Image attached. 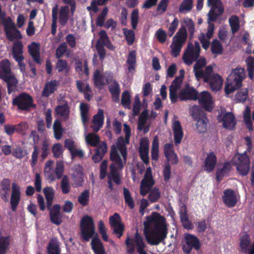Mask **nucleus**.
Segmentation results:
<instances>
[{"instance_id":"obj_61","label":"nucleus","mask_w":254,"mask_h":254,"mask_svg":"<svg viewBox=\"0 0 254 254\" xmlns=\"http://www.w3.org/2000/svg\"><path fill=\"white\" fill-rule=\"evenodd\" d=\"M131 24L133 29H136L139 18V11L138 9L133 10L131 13Z\"/></svg>"},{"instance_id":"obj_20","label":"nucleus","mask_w":254,"mask_h":254,"mask_svg":"<svg viewBox=\"0 0 254 254\" xmlns=\"http://www.w3.org/2000/svg\"><path fill=\"white\" fill-rule=\"evenodd\" d=\"M179 98L182 101L187 100H196L198 98V92L193 87L187 85L180 92Z\"/></svg>"},{"instance_id":"obj_44","label":"nucleus","mask_w":254,"mask_h":254,"mask_svg":"<svg viewBox=\"0 0 254 254\" xmlns=\"http://www.w3.org/2000/svg\"><path fill=\"white\" fill-rule=\"evenodd\" d=\"M79 109L82 122L85 124L89 121L88 113L89 111V106L87 103H81L80 104Z\"/></svg>"},{"instance_id":"obj_1","label":"nucleus","mask_w":254,"mask_h":254,"mask_svg":"<svg viewBox=\"0 0 254 254\" xmlns=\"http://www.w3.org/2000/svg\"><path fill=\"white\" fill-rule=\"evenodd\" d=\"M144 222V234L148 244L157 246L167 238L168 224L165 218L157 212L146 217Z\"/></svg>"},{"instance_id":"obj_41","label":"nucleus","mask_w":254,"mask_h":254,"mask_svg":"<svg viewBox=\"0 0 254 254\" xmlns=\"http://www.w3.org/2000/svg\"><path fill=\"white\" fill-rule=\"evenodd\" d=\"M43 192L46 199L47 208H49L53 204L55 195L54 189L52 187H46L43 189Z\"/></svg>"},{"instance_id":"obj_51","label":"nucleus","mask_w":254,"mask_h":254,"mask_svg":"<svg viewBox=\"0 0 254 254\" xmlns=\"http://www.w3.org/2000/svg\"><path fill=\"white\" fill-rule=\"evenodd\" d=\"M133 242L135 244L137 252L144 250L145 244L143 241L141 236L137 232L135 234Z\"/></svg>"},{"instance_id":"obj_28","label":"nucleus","mask_w":254,"mask_h":254,"mask_svg":"<svg viewBox=\"0 0 254 254\" xmlns=\"http://www.w3.org/2000/svg\"><path fill=\"white\" fill-rule=\"evenodd\" d=\"M107 151V145L104 142L101 143L95 150V153L92 156L94 163H97L101 161Z\"/></svg>"},{"instance_id":"obj_6","label":"nucleus","mask_w":254,"mask_h":254,"mask_svg":"<svg viewBox=\"0 0 254 254\" xmlns=\"http://www.w3.org/2000/svg\"><path fill=\"white\" fill-rule=\"evenodd\" d=\"M187 39V29L184 26H182L173 38L172 42L170 45L171 54L174 57L176 58L180 55L181 49L185 45Z\"/></svg>"},{"instance_id":"obj_14","label":"nucleus","mask_w":254,"mask_h":254,"mask_svg":"<svg viewBox=\"0 0 254 254\" xmlns=\"http://www.w3.org/2000/svg\"><path fill=\"white\" fill-rule=\"evenodd\" d=\"M21 197V187L17 183L13 182L11 185L10 204L11 210L15 212Z\"/></svg>"},{"instance_id":"obj_52","label":"nucleus","mask_w":254,"mask_h":254,"mask_svg":"<svg viewBox=\"0 0 254 254\" xmlns=\"http://www.w3.org/2000/svg\"><path fill=\"white\" fill-rule=\"evenodd\" d=\"M61 190L63 193L67 194L70 190V186L69 183V179L66 175H64L62 178L61 184Z\"/></svg>"},{"instance_id":"obj_55","label":"nucleus","mask_w":254,"mask_h":254,"mask_svg":"<svg viewBox=\"0 0 254 254\" xmlns=\"http://www.w3.org/2000/svg\"><path fill=\"white\" fill-rule=\"evenodd\" d=\"M89 200V191L85 190L78 197V202L83 206L88 204Z\"/></svg>"},{"instance_id":"obj_60","label":"nucleus","mask_w":254,"mask_h":254,"mask_svg":"<svg viewBox=\"0 0 254 254\" xmlns=\"http://www.w3.org/2000/svg\"><path fill=\"white\" fill-rule=\"evenodd\" d=\"M163 175L164 180L167 182L171 178V167L168 162H165L163 166Z\"/></svg>"},{"instance_id":"obj_33","label":"nucleus","mask_w":254,"mask_h":254,"mask_svg":"<svg viewBox=\"0 0 254 254\" xmlns=\"http://www.w3.org/2000/svg\"><path fill=\"white\" fill-rule=\"evenodd\" d=\"M117 149L118 148L115 145L112 146L110 158L112 161L114 162L118 165L119 169L122 170L124 168V164L120 156L118 154Z\"/></svg>"},{"instance_id":"obj_57","label":"nucleus","mask_w":254,"mask_h":254,"mask_svg":"<svg viewBox=\"0 0 254 254\" xmlns=\"http://www.w3.org/2000/svg\"><path fill=\"white\" fill-rule=\"evenodd\" d=\"M124 34L125 36L126 40L128 45H132L135 40V33L132 30H124Z\"/></svg>"},{"instance_id":"obj_37","label":"nucleus","mask_w":254,"mask_h":254,"mask_svg":"<svg viewBox=\"0 0 254 254\" xmlns=\"http://www.w3.org/2000/svg\"><path fill=\"white\" fill-rule=\"evenodd\" d=\"M117 148L120 151L121 155L123 157V159L126 163L127 159V149L126 145L127 144L126 142V138H124L123 136H120L117 139L116 142Z\"/></svg>"},{"instance_id":"obj_62","label":"nucleus","mask_w":254,"mask_h":254,"mask_svg":"<svg viewBox=\"0 0 254 254\" xmlns=\"http://www.w3.org/2000/svg\"><path fill=\"white\" fill-rule=\"evenodd\" d=\"M67 50V44L65 42L62 43L56 49V56L57 59L62 58Z\"/></svg>"},{"instance_id":"obj_39","label":"nucleus","mask_w":254,"mask_h":254,"mask_svg":"<svg viewBox=\"0 0 254 254\" xmlns=\"http://www.w3.org/2000/svg\"><path fill=\"white\" fill-rule=\"evenodd\" d=\"M127 69L131 72L134 71L136 66V52L134 50L131 51L128 55L127 60Z\"/></svg>"},{"instance_id":"obj_54","label":"nucleus","mask_w":254,"mask_h":254,"mask_svg":"<svg viewBox=\"0 0 254 254\" xmlns=\"http://www.w3.org/2000/svg\"><path fill=\"white\" fill-rule=\"evenodd\" d=\"M47 252L49 254H60L61 250L57 242H50L48 247Z\"/></svg>"},{"instance_id":"obj_11","label":"nucleus","mask_w":254,"mask_h":254,"mask_svg":"<svg viewBox=\"0 0 254 254\" xmlns=\"http://www.w3.org/2000/svg\"><path fill=\"white\" fill-rule=\"evenodd\" d=\"M219 123H222L223 127L229 130H233L236 125V118L232 112L221 111L217 117Z\"/></svg>"},{"instance_id":"obj_38","label":"nucleus","mask_w":254,"mask_h":254,"mask_svg":"<svg viewBox=\"0 0 254 254\" xmlns=\"http://www.w3.org/2000/svg\"><path fill=\"white\" fill-rule=\"evenodd\" d=\"M10 63L8 60H3L0 63V78L11 74Z\"/></svg>"},{"instance_id":"obj_64","label":"nucleus","mask_w":254,"mask_h":254,"mask_svg":"<svg viewBox=\"0 0 254 254\" xmlns=\"http://www.w3.org/2000/svg\"><path fill=\"white\" fill-rule=\"evenodd\" d=\"M169 0H160L156 8L159 14H163L167 10Z\"/></svg>"},{"instance_id":"obj_59","label":"nucleus","mask_w":254,"mask_h":254,"mask_svg":"<svg viewBox=\"0 0 254 254\" xmlns=\"http://www.w3.org/2000/svg\"><path fill=\"white\" fill-rule=\"evenodd\" d=\"M9 238L1 236L0 237V254H5L6 250L9 246Z\"/></svg>"},{"instance_id":"obj_29","label":"nucleus","mask_w":254,"mask_h":254,"mask_svg":"<svg viewBox=\"0 0 254 254\" xmlns=\"http://www.w3.org/2000/svg\"><path fill=\"white\" fill-rule=\"evenodd\" d=\"M173 130L175 143L176 144L180 143L182 140L184 133L181 123L179 121H176L173 123Z\"/></svg>"},{"instance_id":"obj_43","label":"nucleus","mask_w":254,"mask_h":254,"mask_svg":"<svg viewBox=\"0 0 254 254\" xmlns=\"http://www.w3.org/2000/svg\"><path fill=\"white\" fill-rule=\"evenodd\" d=\"M123 193L126 204L128 206L129 209H133L135 206V202L129 190L124 187Z\"/></svg>"},{"instance_id":"obj_46","label":"nucleus","mask_w":254,"mask_h":254,"mask_svg":"<svg viewBox=\"0 0 254 254\" xmlns=\"http://www.w3.org/2000/svg\"><path fill=\"white\" fill-rule=\"evenodd\" d=\"M247 65V69L248 72V76L250 79H254V58L249 56L245 61Z\"/></svg>"},{"instance_id":"obj_48","label":"nucleus","mask_w":254,"mask_h":254,"mask_svg":"<svg viewBox=\"0 0 254 254\" xmlns=\"http://www.w3.org/2000/svg\"><path fill=\"white\" fill-rule=\"evenodd\" d=\"M211 51L212 54L221 55L223 53V48L222 44L217 39H213L211 45Z\"/></svg>"},{"instance_id":"obj_27","label":"nucleus","mask_w":254,"mask_h":254,"mask_svg":"<svg viewBox=\"0 0 254 254\" xmlns=\"http://www.w3.org/2000/svg\"><path fill=\"white\" fill-rule=\"evenodd\" d=\"M40 44L35 42H33L31 45L28 46V52L34 61L39 64H41L42 63L40 59Z\"/></svg>"},{"instance_id":"obj_3","label":"nucleus","mask_w":254,"mask_h":254,"mask_svg":"<svg viewBox=\"0 0 254 254\" xmlns=\"http://www.w3.org/2000/svg\"><path fill=\"white\" fill-rule=\"evenodd\" d=\"M245 140L247 146V150L243 153H237L233 158L234 163L237 171L242 176H247L250 170V159L247 154V152L251 151L252 141L249 137H246Z\"/></svg>"},{"instance_id":"obj_42","label":"nucleus","mask_w":254,"mask_h":254,"mask_svg":"<svg viewBox=\"0 0 254 254\" xmlns=\"http://www.w3.org/2000/svg\"><path fill=\"white\" fill-rule=\"evenodd\" d=\"M93 80L95 86L97 88H101L105 85V76L104 75L100 73V69H97L94 71L93 74Z\"/></svg>"},{"instance_id":"obj_4","label":"nucleus","mask_w":254,"mask_h":254,"mask_svg":"<svg viewBox=\"0 0 254 254\" xmlns=\"http://www.w3.org/2000/svg\"><path fill=\"white\" fill-rule=\"evenodd\" d=\"M6 13L2 11L1 6L0 5V20H1L2 24L4 27V32L6 38L10 41L15 39L20 40L22 36L21 32L16 27L15 23L12 18L8 16L5 17Z\"/></svg>"},{"instance_id":"obj_2","label":"nucleus","mask_w":254,"mask_h":254,"mask_svg":"<svg viewBox=\"0 0 254 254\" xmlns=\"http://www.w3.org/2000/svg\"><path fill=\"white\" fill-rule=\"evenodd\" d=\"M80 228L81 237L85 242H88L92 238L91 246L94 254H106L103 244L98 235L95 236V227L93 218L88 215L83 217L80 221Z\"/></svg>"},{"instance_id":"obj_12","label":"nucleus","mask_w":254,"mask_h":254,"mask_svg":"<svg viewBox=\"0 0 254 254\" xmlns=\"http://www.w3.org/2000/svg\"><path fill=\"white\" fill-rule=\"evenodd\" d=\"M109 223L113 233L116 235L118 238H121L124 233L125 226L122 223L120 215L118 213H115L110 216Z\"/></svg>"},{"instance_id":"obj_45","label":"nucleus","mask_w":254,"mask_h":254,"mask_svg":"<svg viewBox=\"0 0 254 254\" xmlns=\"http://www.w3.org/2000/svg\"><path fill=\"white\" fill-rule=\"evenodd\" d=\"M95 133H88L85 138L87 143L93 147L97 146L100 142L99 136Z\"/></svg>"},{"instance_id":"obj_19","label":"nucleus","mask_w":254,"mask_h":254,"mask_svg":"<svg viewBox=\"0 0 254 254\" xmlns=\"http://www.w3.org/2000/svg\"><path fill=\"white\" fill-rule=\"evenodd\" d=\"M104 122V111L99 109L96 114L93 117L91 123L92 125L90 126L94 132H97L103 127Z\"/></svg>"},{"instance_id":"obj_36","label":"nucleus","mask_w":254,"mask_h":254,"mask_svg":"<svg viewBox=\"0 0 254 254\" xmlns=\"http://www.w3.org/2000/svg\"><path fill=\"white\" fill-rule=\"evenodd\" d=\"M108 180L114 181L117 185H119L121 183V177L117 168L114 164H112L110 166V172L108 175Z\"/></svg>"},{"instance_id":"obj_16","label":"nucleus","mask_w":254,"mask_h":254,"mask_svg":"<svg viewBox=\"0 0 254 254\" xmlns=\"http://www.w3.org/2000/svg\"><path fill=\"white\" fill-rule=\"evenodd\" d=\"M47 209L49 211L51 222L57 226L61 225L63 222V214L60 211V205L57 204H55L53 207L50 206Z\"/></svg>"},{"instance_id":"obj_56","label":"nucleus","mask_w":254,"mask_h":254,"mask_svg":"<svg viewBox=\"0 0 254 254\" xmlns=\"http://www.w3.org/2000/svg\"><path fill=\"white\" fill-rule=\"evenodd\" d=\"M148 199L151 202H156L160 197V192L157 188H154L149 191Z\"/></svg>"},{"instance_id":"obj_35","label":"nucleus","mask_w":254,"mask_h":254,"mask_svg":"<svg viewBox=\"0 0 254 254\" xmlns=\"http://www.w3.org/2000/svg\"><path fill=\"white\" fill-rule=\"evenodd\" d=\"M109 90L112 95L113 101L115 102H119L121 90L120 85L116 80H113L109 87Z\"/></svg>"},{"instance_id":"obj_47","label":"nucleus","mask_w":254,"mask_h":254,"mask_svg":"<svg viewBox=\"0 0 254 254\" xmlns=\"http://www.w3.org/2000/svg\"><path fill=\"white\" fill-rule=\"evenodd\" d=\"M229 25L233 34L236 33L240 29L239 18L237 15H232L229 19Z\"/></svg>"},{"instance_id":"obj_26","label":"nucleus","mask_w":254,"mask_h":254,"mask_svg":"<svg viewBox=\"0 0 254 254\" xmlns=\"http://www.w3.org/2000/svg\"><path fill=\"white\" fill-rule=\"evenodd\" d=\"M232 169V165L230 162H225L222 168L218 167L216 173V180L220 183L225 176H228Z\"/></svg>"},{"instance_id":"obj_30","label":"nucleus","mask_w":254,"mask_h":254,"mask_svg":"<svg viewBox=\"0 0 254 254\" xmlns=\"http://www.w3.org/2000/svg\"><path fill=\"white\" fill-rule=\"evenodd\" d=\"M155 182L153 179L143 178L140 183V194L143 196L146 195L151 190Z\"/></svg>"},{"instance_id":"obj_5","label":"nucleus","mask_w":254,"mask_h":254,"mask_svg":"<svg viewBox=\"0 0 254 254\" xmlns=\"http://www.w3.org/2000/svg\"><path fill=\"white\" fill-rule=\"evenodd\" d=\"M244 75V69L241 67H237L232 71L225 83V92L226 94L228 95L242 87Z\"/></svg>"},{"instance_id":"obj_23","label":"nucleus","mask_w":254,"mask_h":254,"mask_svg":"<svg viewBox=\"0 0 254 254\" xmlns=\"http://www.w3.org/2000/svg\"><path fill=\"white\" fill-rule=\"evenodd\" d=\"M209 84L211 89L213 91L219 90L222 86L223 79L220 75L217 73L213 74L206 82Z\"/></svg>"},{"instance_id":"obj_18","label":"nucleus","mask_w":254,"mask_h":254,"mask_svg":"<svg viewBox=\"0 0 254 254\" xmlns=\"http://www.w3.org/2000/svg\"><path fill=\"white\" fill-rule=\"evenodd\" d=\"M55 113L62 118L64 121L68 120L70 113V107L65 100H63L55 108Z\"/></svg>"},{"instance_id":"obj_9","label":"nucleus","mask_w":254,"mask_h":254,"mask_svg":"<svg viewBox=\"0 0 254 254\" xmlns=\"http://www.w3.org/2000/svg\"><path fill=\"white\" fill-rule=\"evenodd\" d=\"M184 244L182 246L184 253L190 254L193 249L196 251L201 248V243L198 238L191 234H186L184 236Z\"/></svg>"},{"instance_id":"obj_32","label":"nucleus","mask_w":254,"mask_h":254,"mask_svg":"<svg viewBox=\"0 0 254 254\" xmlns=\"http://www.w3.org/2000/svg\"><path fill=\"white\" fill-rule=\"evenodd\" d=\"M69 9L68 5L62 6L59 9V22L62 26H64L68 21Z\"/></svg>"},{"instance_id":"obj_58","label":"nucleus","mask_w":254,"mask_h":254,"mask_svg":"<svg viewBox=\"0 0 254 254\" xmlns=\"http://www.w3.org/2000/svg\"><path fill=\"white\" fill-rule=\"evenodd\" d=\"M39 155V148L37 145H34L33 146V151L32 153L30 165L31 167L34 168L38 162V156Z\"/></svg>"},{"instance_id":"obj_8","label":"nucleus","mask_w":254,"mask_h":254,"mask_svg":"<svg viewBox=\"0 0 254 254\" xmlns=\"http://www.w3.org/2000/svg\"><path fill=\"white\" fill-rule=\"evenodd\" d=\"M12 105L16 106L22 111H29L31 108H35L36 105L33 103V99L29 94L23 92L15 97L12 100Z\"/></svg>"},{"instance_id":"obj_34","label":"nucleus","mask_w":254,"mask_h":254,"mask_svg":"<svg viewBox=\"0 0 254 254\" xmlns=\"http://www.w3.org/2000/svg\"><path fill=\"white\" fill-rule=\"evenodd\" d=\"M139 155L142 161L146 164L148 165L149 161V146L147 141H141L139 147Z\"/></svg>"},{"instance_id":"obj_31","label":"nucleus","mask_w":254,"mask_h":254,"mask_svg":"<svg viewBox=\"0 0 254 254\" xmlns=\"http://www.w3.org/2000/svg\"><path fill=\"white\" fill-rule=\"evenodd\" d=\"M1 79L6 83L8 94H10L15 90L18 84V80L13 74L3 77Z\"/></svg>"},{"instance_id":"obj_53","label":"nucleus","mask_w":254,"mask_h":254,"mask_svg":"<svg viewBox=\"0 0 254 254\" xmlns=\"http://www.w3.org/2000/svg\"><path fill=\"white\" fill-rule=\"evenodd\" d=\"M121 104L124 107L130 109V96L128 91H124L122 95Z\"/></svg>"},{"instance_id":"obj_21","label":"nucleus","mask_w":254,"mask_h":254,"mask_svg":"<svg viewBox=\"0 0 254 254\" xmlns=\"http://www.w3.org/2000/svg\"><path fill=\"white\" fill-rule=\"evenodd\" d=\"M197 99L198 100L199 103L205 111L211 112L212 110V97L208 92L203 91L201 92Z\"/></svg>"},{"instance_id":"obj_63","label":"nucleus","mask_w":254,"mask_h":254,"mask_svg":"<svg viewBox=\"0 0 254 254\" xmlns=\"http://www.w3.org/2000/svg\"><path fill=\"white\" fill-rule=\"evenodd\" d=\"M157 39L160 43H164L167 38V34L162 28H159L155 32V34Z\"/></svg>"},{"instance_id":"obj_49","label":"nucleus","mask_w":254,"mask_h":254,"mask_svg":"<svg viewBox=\"0 0 254 254\" xmlns=\"http://www.w3.org/2000/svg\"><path fill=\"white\" fill-rule=\"evenodd\" d=\"M84 175L81 171L74 173L72 174V180L74 187H78L82 186Z\"/></svg>"},{"instance_id":"obj_13","label":"nucleus","mask_w":254,"mask_h":254,"mask_svg":"<svg viewBox=\"0 0 254 254\" xmlns=\"http://www.w3.org/2000/svg\"><path fill=\"white\" fill-rule=\"evenodd\" d=\"M99 38L97 40L95 48L97 50L100 60L103 61L106 57V51L104 48V45L109 39V37L105 30H101L99 32Z\"/></svg>"},{"instance_id":"obj_40","label":"nucleus","mask_w":254,"mask_h":254,"mask_svg":"<svg viewBox=\"0 0 254 254\" xmlns=\"http://www.w3.org/2000/svg\"><path fill=\"white\" fill-rule=\"evenodd\" d=\"M59 6L56 4L52 10V30L51 33L55 35L57 32V21L58 19Z\"/></svg>"},{"instance_id":"obj_24","label":"nucleus","mask_w":254,"mask_h":254,"mask_svg":"<svg viewBox=\"0 0 254 254\" xmlns=\"http://www.w3.org/2000/svg\"><path fill=\"white\" fill-rule=\"evenodd\" d=\"M59 85V81L56 79L46 82L42 92V96L46 98L49 97L57 90Z\"/></svg>"},{"instance_id":"obj_22","label":"nucleus","mask_w":254,"mask_h":254,"mask_svg":"<svg viewBox=\"0 0 254 254\" xmlns=\"http://www.w3.org/2000/svg\"><path fill=\"white\" fill-rule=\"evenodd\" d=\"M251 241L250 235L247 232L242 233L239 238V251L245 254L247 253L250 248Z\"/></svg>"},{"instance_id":"obj_25","label":"nucleus","mask_w":254,"mask_h":254,"mask_svg":"<svg viewBox=\"0 0 254 254\" xmlns=\"http://www.w3.org/2000/svg\"><path fill=\"white\" fill-rule=\"evenodd\" d=\"M217 162V157L213 152H209L204 162V170L209 173L213 171Z\"/></svg>"},{"instance_id":"obj_10","label":"nucleus","mask_w":254,"mask_h":254,"mask_svg":"<svg viewBox=\"0 0 254 254\" xmlns=\"http://www.w3.org/2000/svg\"><path fill=\"white\" fill-rule=\"evenodd\" d=\"M207 4L211 6L208 13V20L215 22L224 12L222 3L220 0H207Z\"/></svg>"},{"instance_id":"obj_7","label":"nucleus","mask_w":254,"mask_h":254,"mask_svg":"<svg viewBox=\"0 0 254 254\" xmlns=\"http://www.w3.org/2000/svg\"><path fill=\"white\" fill-rule=\"evenodd\" d=\"M191 116L196 123V129L199 133L205 132L207 128L208 120L206 114L202 109L198 106H193L192 108Z\"/></svg>"},{"instance_id":"obj_17","label":"nucleus","mask_w":254,"mask_h":254,"mask_svg":"<svg viewBox=\"0 0 254 254\" xmlns=\"http://www.w3.org/2000/svg\"><path fill=\"white\" fill-rule=\"evenodd\" d=\"M222 199L224 204L229 208L234 207L238 202L235 191L230 189L224 190L222 195Z\"/></svg>"},{"instance_id":"obj_15","label":"nucleus","mask_w":254,"mask_h":254,"mask_svg":"<svg viewBox=\"0 0 254 254\" xmlns=\"http://www.w3.org/2000/svg\"><path fill=\"white\" fill-rule=\"evenodd\" d=\"M200 54L194 50L193 45L192 43H189L187 45V49L184 53L183 60L184 62L187 65H190L194 61H196L199 57Z\"/></svg>"},{"instance_id":"obj_50","label":"nucleus","mask_w":254,"mask_h":254,"mask_svg":"<svg viewBox=\"0 0 254 254\" xmlns=\"http://www.w3.org/2000/svg\"><path fill=\"white\" fill-rule=\"evenodd\" d=\"M192 4L193 0H183L179 6V12L184 13L185 11H190L192 8Z\"/></svg>"}]
</instances>
